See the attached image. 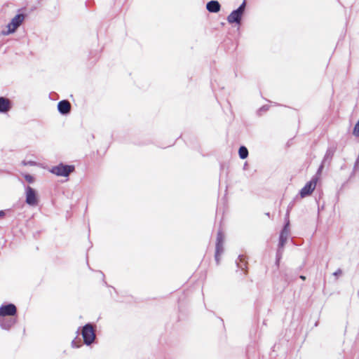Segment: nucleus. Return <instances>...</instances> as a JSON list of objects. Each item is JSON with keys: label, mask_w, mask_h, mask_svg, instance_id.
<instances>
[{"label": "nucleus", "mask_w": 359, "mask_h": 359, "mask_svg": "<svg viewBox=\"0 0 359 359\" xmlns=\"http://www.w3.org/2000/svg\"><path fill=\"white\" fill-rule=\"evenodd\" d=\"M79 330H81V334L82 335L83 343L86 346L91 345L96 338L95 331L93 325L88 323L83 327H79L76 332L77 336L79 334Z\"/></svg>", "instance_id": "1"}, {"label": "nucleus", "mask_w": 359, "mask_h": 359, "mask_svg": "<svg viewBox=\"0 0 359 359\" xmlns=\"http://www.w3.org/2000/svg\"><path fill=\"white\" fill-rule=\"evenodd\" d=\"M246 8V0H243V3L227 16V21L229 24L236 23L238 25L241 24L243 15Z\"/></svg>", "instance_id": "2"}, {"label": "nucleus", "mask_w": 359, "mask_h": 359, "mask_svg": "<svg viewBox=\"0 0 359 359\" xmlns=\"http://www.w3.org/2000/svg\"><path fill=\"white\" fill-rule=\"evenodd\" d=\"M75 170V167L73 165H67L60 163L57 165L53 166L50 172L60 177H68L70 173L73 172Z\"/></svg>", "instance_id": "3"}, {"label": "nucleus", "mask_w": 359, "mask_h": 359, "mask_svg": "<svg viewBox=\"0 0 359 359\" xmlns=\"http://www.w3.org/2000/svg\"><path fill=\"white\" fill-rule=\"evenodd\" d=\"M25 15L22 13L17 14L7 25V31H2L4 35L14 33L24 21Z\"/></svg>", "instance_id": "4"}, {"label": "nucleus", "mask_w": 359, "mask_h": 359, "mask_svg": "<svg viewBox=\"0 0 359 359\" xmlns=\"http://www.w3.org/2000/svg\"><path fill=\"white\" fill-rule=\"evenodd\" d=\"M224 236L221 231H219L217 233V239L215 244V259L216 262V264L218 266L220 263V256L223 254L224 248Z\"/></svg>", "instance_id": "5"}, {"label": "nucleus", "mask_w": 359, "mask_h": 359, "mask_svg": "<svg viewBox=\"0 0 359 359\" xmlns=\"http://www.w3.org/2000/svg\"><path fill=\"white\" fill-rule=\"evenodd\" d=\"M25 203L32 207L36 206L39 203V196L36 189L30 186H26L25 188Z\"/></svg>", "instance_id": "6"}, {"label": "nucleus", "mask_w": 359, "mask_h": 359, "mask_svg": "<svg viewBox=\"0 0 359 359\" xmlns=\"http://www.w3.org/2000/svg\"><path fill=\"white\" fill-rule=\"evenodd\" d=\"M18 316L16 306L13 303L3 304L0 306V317Z\"/></svg>", "instance_id": "7"}, {"label": "nucleus", "mask_w": 359, "mask_h": 359, "mask_svg": "<svg viewBox=\"0 0 359 359\" xmlns=\"http://www.w3.org/2000/svg\"><path fill=\"white\" fill-rule=\"evenodd\" d=\"M18 316L0 317V327L5 330H10L17 323Z\"/></svg>", "instance_id": "8"}, {"label": "nucleus", "mask_w": 359, "mask_h": 359, "mask_svg": "<svg viewBox=\"0 0 359 359\" xmlns=\"http://www.w3.org/2000/svg\"><path fill=\"white\" fill-rule=\"evenodd\" d=\"M317 180V178L314 177L304 185L299 191V195L302 198L306 197L311 194L316 188Z\"/></svg>", "instance_id": "9"}, {"label": "nucleus", "mask_w": 359, "mask_h": 359, "mask_svg": "<svg viewBox=\"0 0 359 359\" xmlns=\"http://www.w3.org/2000/svg\"><path fill=\"white\" fill-rule=\"evenodd\" d=\"M289 234H290V221L287 220L285 223V224L280 233L278 245L280 248H284V246L287 241Z\"/></svg>", "instance_id": "10"}, {"label": "nucleus", "mask_w": 359, "mask_h": 359, "mask_svg": "<svg viewBox=\"0 0 359 359\" xmlns=\"http://www.w3.org/2000/svg\"><path fill=\"white\" fill-rule=\"evenodd\" d=\"M57 110L62 115L66 116L71 112V104L67 100H62L57 103Z\"/></svg>", "instance_id": "11"}, {"label": "nucleus", "mask_w": 359, "mask_h": 359, "mask_svg": "<svg viewBox=\"0 0 359 359\" xmlns=\"http://www.w3.org/2000/svg\"><path fill=\"white\" fill-rule=\"evenodd\" d=\"M11 108V101L5 97H0V113L6 114L10 111Z\"/></svg>", "instance_id": "12"}, {"label": "nucleus", "mask_w": 359, "mask_h": 359, "mask_svg": "<svg viewBox=\"0 0 359 359\" xmlns=\"http://www.w3.org/2000/svg\"><path fill=\"white\" fill-rule=\"evenodd\" d=\"M237 267L243 271L245 274L248 273V261L246 257L243 255H240L238 257V259L236 261Z\"/></svg>", "instance_id": "13"}, {"label": "nucleus", "mask_w": 359, "mask_h": 359, "mask_svg": "<svg viewBox=\"0 0 359 359\" xmlns=\"http://www.w3.org/2000/svg\"><path fill=\"white\" fill-rule=\"evenodd\" d=\"M221 5L217 0H211L206 4V9L210 13H216L220 11Z\"/></svg>", "instance_id": "14"}, {"label": "nucleus", "mask_w": 359, "mask_h": 359, "mask_svg": "<svg viewBox=\"0 0 359 359\" xmlns=\"http://www.w3.org/2000/svg\"><path fill=\"white\" fill-rule=\"evenodd\" d=\"M334 152H335L334 147H329L326 151V153L324 156V158H323L322 162H323V163H326V164L329 165L332 161V158L334 154Z\"/></svg>", "instance_id": "15"}, {"label": "nucleus", "mask_w": 359, "mask_h": 359, "mask_svg": "<svg viewBox=\"0 0 359 359\" xmlns=\"http://www.w3.org/2000/svg\"><path fill=\"white\" fill-rule=\"evenodd\" d=\"M249 154L248 149L245 146H241L238 149V156L241 159H245Z\"/></svg>", "instance_id": "16"}, {"label": "nucleus", "mask_w": 359, "mask_h": 359, "mask_svg": "<svg viewBox=\"0 0 359 359\" xmlns=\"http://www.w3.org/2000/svg\"><path fill=\"white\" fill-rule=\"evenodd\" d=\"M283 278L287 285H289L294 279V278L292 276H290L289 274V271H287L284 273Z\"/></svg>", "instance_id": "17"}, {"label": "nucleus", "mask_w": 359, "mask_h": 359, "mask_svg": "<svg viewBox=\"0 0 359 359\" xmlns=\"http://www.w3.org/2000/svg\"><path fill=\"white\" fill-rule=\"evenodd\" d=\"M81 339L77 340V337L71 343L72 348H79L81 346Z\"/></svg>", "instance_id": "18"}, {"label": "nucleus", "mask_w": 359, "mask_h": 359, "mask_svg": "<svg viewBox=\"0 0 359 359\" xmlns=\"http://www.w3.org/2000/svg\"><path fill=\"white\" fill-rule=\"evenodd\" d=\"M24 177H25V180H26L27 182L30 183V184L33 183V182L35 181V178H34V176H32V175H30V174H26V175H25Z\"/></svg>", "instance_id": "19"}, {"label": "nucleus", "mask_w": 359, "mask_h": 359, "mask_svg": "<svg viewBox=\"0 0 359 359\" xmlns=\"http://www.w3.org/2000/svg\"><path fill=\"white\" fill-rule=\"evenodd\" d=\"M283 254V248H280L278 245L277 251H276V258L282 259Z\"/></svg>", "instance_id": "20"}, {"label": "nucleus", "mask_w": 359, "mask_h": 359, "mask_svg": "<svg viewBox=\"0 0 359 359\" xmlns=\"http://www.w3.org/2000/svg\"><path fill=\"white\" fill-rule=\"evenodd\" d=\"M325 165H326V163H323V162L321 163L320 165L319 166V168L317 170V174H320L322 172V170Z\"/></svg>", "instance_id": "21"}, {"label": "nucleus", "mask_w": 359, "mask_h": 359, "mask_svg": "<svg viewBox=\"0 0 359 359\" xmlns=\"http://www.w3.org/2000/svg\"><path fill=\"white\" fill-rule=\"evenodd\" d=\"M341 273H342V271H341L340 269H337V271L333 273V275H334V276H338L341 275Z\"/></svg>", "instance_id": "22"}, {"label": "nucleus", "mask_w": 359, "mask_h": 359, "mask_svg": "<svg viewBox=\"0 0 359 359\" xmlns=\"http://www.w3.org/2000/svg\"><path fill=\"white\" fill-rule=\"evenodd\" d=\"M269 109V106L268 105H264L262 106L259 109V112L261 111H267Z\"/></svg>", "instance_id": "23"}, {"label": "nucleus", "mask_w": 359, "mask_h": 359, "mask_svg": "<svg viewBox=\"0 0 359 359\" xmlns=\"http://www.w3.org/2000/svg\"><path fill=\"white\" fill-rule=\"evenodd\" d=\"M23 164L25 165H34L36 164V163L34 161H28V162L23 161Z\"/></svg>", "instance_id": "24"}, {"label": "nucleus", "mask_w": 359, "mask_h": 359, "mask_svg": "<svg viewBox=\"0 0 359 359\" xmlns=\"http://www.w3.org/2000/svg\"><path fill=\"white\" fill-rule=\"evenodd\" d=\"M280 260H281V259L276 258L275 264H276V266H277V268L279 267Z\"/></svg>", "instance_id": "25"}, {"label": "nucleus", "mask_w": 359, "mask_h": 359, "mask_svg": "<svg viewBox=\"0 0 359 359\" xmlns=\"http://www.w3.org/2000/svg\"><path fill=\"white\" fill-rule=\"evenodd\" d=\"M6 215L5 210H0V217H3Z\"/></svg>", "instance_id": "26"}, {"label": "nucleus", "mask_w": 359, "mask_h": 359, "mask_svg": "<svg viewBox=\"0 0 359 359\" xmlns=\"http://www.w3.org/2000/svg\"><path fill=\"white\" fill-rule=\"evenodd\" d=\"M299 278L302 279V280H305L306 279V277L304 275H301L299 276Z\"/></svg>", "instance_id": "27"}, {"label": "nucleus", "mask_w": 359, "mask_h": 359, "mask_svg": "<svg viewBox=\"0 0 359 359\" xmlns=\"http://www.w3.org/2000/svg\"><path fill=\"white\" fill-rule=\"evenodd\" d=\"M247 166H248V163H245V164L243 165V169L245 170Z\"/></svg>", "instance_id": "28"}]
</instances>
